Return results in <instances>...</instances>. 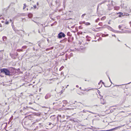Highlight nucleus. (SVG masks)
<instances>
[{"label": "nucleus", "mask_w": 131, "mask_h": 131, "mask_svg": "<svg viewBox=\"0 0 131 131\" xmlns=\"http://www.w3.org/2000/svg\"><path fill=\"white\" fill-rule=\"evenodd\" d=\"M70 55L71 56H73V53H70Z\"/></svg>", "instance_id": "obj_52"}, {"label": "nucleus", "mask_w": 131, "mask_h": 131, "mask_svg": "<svg viewBox=\"0 0 131 131\" xmlns=\"http://www.w3.org/2000/svg\"><path fill=\"white\" fill-rule=\"evenodd\" d=\"M124 5V4H123V5L122 4L121 5V7H123L124 8V7L123 6V5Z\"/></svg>", "instance_id": "obj_48"}, {"label": "nucleus", "mask_w": 131, "mask_h": 131, "mask_svg": "<svg viewBox=\"0 0 131 131\" xmlns=\"http://www.w3.org/2000/svg\"><path fill=\"white\" fill-rule=\"evenodd\" d=\"M101 28V27H99V28H96V29H99L100 28Z\"/></svg>", "instance_id": "obj_58"}, {"label": "nucleus", "mask_w": 131, "mask_h": 131, "mask_svg": "<svg viewBox=\"0 0 131 131\" xmlns=\"http://www.w3.org/2000/svg\"><path fill=\"white\" fill-rule=\"evenodd\" d=\"M9 23V22L8 21H6L5 22V24H8Z\"/></svg>", "instance_id": "obj_45"}, {"label": "nucleus", "mask_w": 131, "mask_h": 131, "mask_svg": "<svg viewBox=\"0 0 131 131\" xmlns=\"http://www.w3.org/2000/svg\"><path fill=\"white\" fill-rule=\"evenodd\" d=\"M106 74H107V77H108V78H109V80H110V82L111 83H112V81H111V79H110V77H109V75H108V74H107V72H106Z\"/></svg>", "instance_id": "obj_22"}, {"label": "nucleus", "mask_w": 131, "mask_h": 131, "mask_svg": "<svg viewBox=\"0 0 131 131\" xmlns=\"http://www.w3.org/2000/svg\"><path fill=\"white\" fill-rule=\"evenodd\" d=\"M66 36V35L64 34L62 32H59L58 36V38L59 39H61L62 37H65Z\"/></svg>", "instance_id": "obj_2"}, {"label": "nucleus", "mask_w": 131, "mask_h": 131, "mask_svg": "<svg viewBox=\"0 0 131 131\" xmlns=\"http://www.w3.org/2000/svg\"><path fill=\"white\" fill-rule=\"evenodd\" d=\"M41 123H39V126L40 127H42L43 126V125H41Z\"/></svg>", "instance_id": "obj_44"}, {"label": "nucleus", "mask_w": 131, "mask_h": 131, "mask_svg": "<svg viewBox=\"0 0 131 131\" xmlns=\"http://www.w3.org/2000/svg\"><path fill=\"white\" fill-rule=\"evenodd\" d=\"M118 105H113V106H111V107H117Z\"/></svg>", "instance_id": "obj_40"}, {"label": "nucleus", "mask_w": 131, "mask_h": 131, "mask_svg": "<svg viewBox=\"0 0 131 131\" xmlns=\"http://www.w3.org/2000/svg\"><path fill=\"white\" fill-rule=\"evenodd\" d=\"M32 20V21H33L34 22H35V23H37V22H36V21H34V20Z\"/></svg>", "instance_id": "obj_59"}, {"label": "nucleus", "mask_w": 131, "mask_h": 131, "mask_svg": "<svg viewBox=\"0 0 131 131\" xmlns=\"http://www.w3.org/2000/svg\"><path fill=\"white\" fill-rule=\"evenodd\" d=\"M16 70H17L18 71H19L20 70V69L18 68V69H16Z\"/></svg>", "instance_id": "obj_50"}, {"label": "nucleus", "mask_w": 131, "mask_h": 131, "mask_svg": "<svg viewBox=\"0 0 131 131\" xmlns=\"http://www.w3.org/2000/svg\"><path fill=\"white\" fill-rule=\"evenodd\" d=\"M40 115V113L38 114V113H36L35 114V115H37V116H39Z\"/></svg>", "instance_id": "obj_32"}, {"label": "nucleus", "mask_w": 131, "mask_h": 131, "mask_svg": "<svg viewBox=\"0 0 131 131\" xmlns=\"http://www.w3.org/2000/svg\"><path fill=\"white\" fill-rule=\"evenodd\" d=\"M105 18H106V17L104 16L101 18V19L102 20H104V19H105Z\"/></svg>", "instance_id": "obj_25"}, {"label": "nucleus", "mask_w": 131, "mask_h": 131, "mask_svg": "<svg viewBox=\"0 0 131 131\" xmlns=\"http://www.w3.org/2000/svg\"><path fill=\"white\" fill-rule=\"evenodd\" d=\"M101 101H102V100H101ZM101 103L103 104H105V102H103V103H102V101H101Z\"/></svg>", "instance_id": "obj_43"}, {"label": "nucleus", "mask_w": 131, "mask_h": 131, "mask_svg": "<svg viewBox=\"0 0 131 131\" xmlns=\"http://www.w3.org/2000/svg\"><path fill=\"white\" fill-rule=\"evenodd\" d=\"M65 117V115H63V118H64Z\"/></svg>", "instance_id": "obj_57"}, {"label": "nucleus", "mask_w": 131, "mask_h": 131, "mask_svg": "<svg viewBox=\"0 0 131 131\" xmlns=\"http://www.w3.org/2000/svg\"><path fill=\"white\" fill-rule=\"evenodd\" d=\"M55 115L52 116H51L50 118L51 119H53L54 121L55 119H56V118L54 117Z\"/></svg>", "instance_id": "obj_15"}, {"label": "nucleus", "mask_w": 131, "mask_h": 131, "mask_svg": "<svg viewBox=\"0 0 131 131\" xmlns=\"http://www.w3.org/2000/svg\"><path fill=\"white\" fill-rule=\"evenodd\" d=\"M116 32H114L115 33H121V32L120 31H116Z\"/></svg>", "instance_id": "obj_39"}, {"label": "nucleus", "mask_w": 131, "mask_h": 131, "mask_svg": "<svg viewBox=\"0 0 131 131\" xmlns=\"http://www.w3.org/2000/svg\"><path fill=\"white\" fill-rule=\"evenodd\" d=\"M107 0H104V1H102V2H101L97 6V9H98V7L100 5H101L102 4L107 2Z\"/></svg>", "instance_id": "obj_7"}, {"label": "nucleus", "mask_w": 131, "mask_h": 131, "mask_svg": "<svg viewBox=\"0 0 131 131\" xmlns=\"http://www.w3.org/2000/svg\"><path fill=\"white\" fill-rule=\"evenodd\" d=\"M63 41V42H65L68 39L66 38H64L63 39H62Z\"/></svg>", "instance_id": "obj_17"}, {"label": "nucleus", "mask_w": 131, "mask_h": 131, "mask_svg": "<svg viewBox=\"0 0 131 131\" xmlns=\"http://www.w3.org/2000/svg\"><path fill=\"white\" fill-rule=\"evenodd\" d=\"M99 25H100V26H102V23H100L99 24Z\"/></svg>", "instance_id": "obj_36"}, {"label": "nucleus", "mask_w": 131, "mask_h": 131, "mask_svg": "<svg viewBox=\"0 0 131 131\" xmlns=\"http://www.w3.org/2000/svg\"><path fill=\"white\" fill-rule=\"evenodd\" d=\"M86 15V14H83L81 16V17L82 18H83V17H84V16L85 15Z\"/></svg>", "instance_id": "obj_31"}, {"label": "nucleus", "mask_w": 131, "mask_h": 131, "mask_svg": "<svg viewBox=\"0 0 131 131\" xmlns=\"http://www.w3.org/2000/svg\"><path fill=\"white\" fill-rule=\"evenodd\" d=\"M67 35L68 36H71L72 35V34L70 32H68L67 33Z\"/></svg>", "instance_id": "obj_20"}, {"label": "nucleus", "mask_w": 131, "mask_h": 131, "mask_svg": "<svg viewBox=\"0 0 131 131\" xmlns=\"http://www.w3.org/2000/svg\"><path fill=\"white\" fill-rule=\"evenodd\" d=\"M33 49L34 50H35V47H33Z\"/></svg>", "instance_id": "obj_51"}, {"label": "nucleus", "mask_w": 131, "mask_h": 131, "mask_svg": "<svg viewBox=\"0 0 131 131\" xmlns=\"http://www.w3.org/2000/svg\"><path fill=\"white\" fill-rule=\"evenodd\" d=\"M1 73H4L6 75L10 76L12 75V74H10L9 70L6 68L1 69H0Z\"/></svg>", "instance_id": "obj_1"}, {"label": "nucleus", "mask_w": 131, "mask_h": 131, "mask_svg": "<svg viewBox=\"0 0 131 131\" xmlns=\"http://www.w3.org/2000/svg\"><path fill=\"white\" fill-rule=\"evenodd\" d=\"M117 14H119V15H118V17H121L122 15H123V13L121 12H119L118 13H117Z\"/></svg>", "instance_id": "obj_11"}, {"label": "nucleus", "mask_w": 131, "mask_h": 131, "mask_svg": "<svg viewBox=\"0 0 131 131\" xmlns=\"http://www.w3.org/2000/svg\"><path fill=\"white\" fill-rule=\"evenodd\" d=\"M27 46H23L22 48L23 49H26L27 48Z\"/></svg>", "instance_id": "obj_29"}, {"label": "nucleus", "mask_w": 131, "mask_h": 131, "mask_svg": "<svg viewBox=\"0 0 131 131\" xmlns=\"http://www.w3.org/2000/svg\"><path fill=\"white\" fill-rule=\"evenodd\" d=\"M63 109H64V110H68L70 109L69 108H63Z\"/></svg>", "instance_id": "obj_30"}, {"label": "nucleus", "mask_w": 131, "mask_h": 131, "mask_svg": "<svg viewBox=\"0 0 131 131\" xmlns=\"http://www.w3.org/2000/svg\"><path fill=\"white\" fill-rule=\"evenodd\" d=\"M108 36V34H103L102 35V37H103L107 36Z\"/></svg>", "instance_id": "obj_19"}, {"label": "nucleus", "mask_w": 131, "mask_h": 131, "mask_svg": "<svg viewBox=\"0 0 131 131\" xmlns=\"http://www.w3.org/2000/svg\"><path fill=\"white\" fill-rule=\"evenodd\" d=\"M122 26L121 25H119L118 26V28L119 29H121V27H122Z\"/></svg>", "instance_id": "obj_42"}, {"label": "nucleus", "mask_w": 131, "mask_h": 131, "mask_svg": "<svg viewBox=\"0 0 131 131\" xmlns=\"http://www.w3.org/2000/svg\"><path fill=\"white\" fill-rule=\"evenodd\" d=\"M51 96V94L50 93H48L45 96V98L46 99H47L50 97Z\"/></svg>", "instance_id": "obj_5"}, {"label": "nucleus", "mask_w": 131, "mask_h": 131, "mask_svg": "<svg viewBox=\"0 0 131 131\" xmlns=\"http://www.w3.org/2000/svg\"><path fill=\"white\" fill-rule=\"evenodd\" d=\"M115 127L114 128H112L111 129H109V130H99V131H113V130H115V129H117V128H119V127Z\"/></svg>", "instance_id": "obj_4"}, {"label": "nucleus", "mask_w": 131, "mask_h": 131, "mask_svg": "<svg viewBox=\"0 0 131 131\" xmlns=\"http://www.w3.org/2000/svg\"><path fill=\"white\" fill-rule=\"evenodd\" d=\"M33 16V15L31 13H29L28 14V17L30 18H31Z\"/></svg>", "instance_id": "obj_10"}, {"label": "nucleus", "mask_w": 131, "mask_h": 131, "mask_svg": "<svg viewBox=\"0 0 131 131\" xmlns=\"http://www.w3.org/2000/svg\"><path fill=\"white\" fill-rule=\"evenodd\" d=\"M17 51L18 52L23 51V50L22 49H18L17 50Z\"/></svg>", "instance_id": "obj_21"}, {"label": "nucleus", "mask_w": 131, "mask_h": 131, "mask_svg": "<svg viewBox=\"0 0 131 131\" xmlns=\"http://www.w3.org/2000/svg\"><path fill=\"white\" fill-rule=\"evenodd\" d=\"M112 36H114V37H116V35H114H114L112 34Z\"/></svg>", "instance_id": "obj_47"}, {"label": "nucleus", "mask_w": 131, "mask_h": 131, "mask_svg": "<svg viewBox=\"0 0 131 131\" xmlns=\"http://www.w3.org/2000/svg\"><path fill=\"white\" fill-rule=\"evenodd\" d=\"M29 104H30H30H32V103H31V102H29Z\"/></svg>", "instance_id": "obj_62"}, {"label": "nucleus", "mask_w": 131, "mask_h": 131, "mask_svg": "<svg viewBox=\"0 0 131 131\" xmlns=\"http://www.w3.org/2000/svg\"><path fill=\"white\" fill-rule=\"evenodd\" d=\"M62 102H63L64 104H67L68 103L67 101L66 100H63V101H62Z\"/></svg>", "instance_id": "obj_16"}, {"label": "nucleus", "mask_w": 131, "mask_h": 131, "mask_svg": "<svg viewBox=\"0 0 131 131\" xmlns=\"http://www.w3.org/2000/svg\"><path fill=\"white\" fill-rule=\"evenodd\" d=\"M74 27V26H72L71 27V28H73Z\"/></svg>", "instance_id": "obj_63"}, {"label": "nucleus", "mask_w": 131, "mask_h": 131, "mask_svg": "<svg viewBox=\"0 0 131 131\" xmlns=\"http://www.w3.org/2000/svg\"><path fill=\"white\" fill-rule=\"evenodd\" d=\"M82 23L85 25H90V23L89 22H85V21H83L82 22Z\"/></svg>", "instance_id": "obj_8"}, {"label": "nucleus", "mask_w": 131, "mask_h": 131, "mask_svg": "<svg viewBox=\"0 0 131 131\" xmlns=\"http://www.w3.org/2000/svg\"><path fill=\"white\" fill-rule=\"evenodd\" d=\"M38 7H37L36 6V5H34L33 6V7H31V9H36L37 10L38 9Z\"/></svg>", "instance_id": "obj_9"}, {"label": "nucleus", "mask_w": 131, "mask_h": 131, "mask_svg": "<svg viewBox=\"0 0 131 131\" xmlns=\"http://www.w3.org/2000/svg\"><path fill=\"white\" fill-rule=\"evenodd\" d=\"M33 117H34L33 116H31L30 117H29L28 118L29 119H32V118Z\"/></svg>", "instance_id": "obj_35"}, {"label": "nucleus", "mask_w": 131, "mask_h": 131, "mask_svg": "<svg viewBox=\"0 0 131 131\" xmlns=\"http://www.w3.org/2000/svg\"><path fill=\"white\" fill-rule=\"evenodd\" d=\"M116 108H114L113 109H112L110 110V113H112L115 110Z\"/></svg>", "instance_id": "obj_23"}, {"label": "nucleus", "mask_w": 131, "mask_h": 131, "mask_svg": "<svg viewBox=\"0 0 131 131\" xmlns=\"http://www.w3.org/2000/svg\"><path fill=\"white\" fill-rule=\"evenodd\" d=\"M88 110H83L82 111H81V112H83L84 113H85L86 112H88Z\"/></svg>", "instance_id": "obj_26"}, {"label": "nucleus", "mask_w": 131, "mask_h": 131, "mask_svg": "<svg viewBox=\"0 0 131 131\" xmlns=\"http://www.w3.org/2000/svg\"><path fill=\"white\" fill-rule=\"evenodd\" d=\"M16 69L15 68L13 67L10 68V74H12V75L14 74L16 72Z\"/></svg>", "instance_id": "obj_3"}, {"label": "nucleus", "mask_w": 131, "mask_h": 131, "mask_svg": "<svg viewBox=\"0 0 131 131\" xmlns=\"http://www.w3.org/2000/svg\"><path fill=\"white\" fill-rule=\"evenodd\" d=\"M13 24V22L12 23V25L13 28V27H14V26Z\"/></svg>", "instance_id": "obj_37"}, {"label": "nucleus", "mask_w": 131, "mask_h": 131, "mask_svg": "<svg viewBox=\"0 0 131 131\" xmlns=\"http://www.w3.org/2000/svg\"><path fill=\"white\" fill-rule=\"evenodd\" d=\"M70 37H68V42H71V41L70 40Z\"/></svg>", "instance_id": "obj_33"}, {"label": "nucleus", "mask_w": 131, "mask_h": 131, "mask_svg": "<svg viewBox=\"0 0 131 131\" xmlns=\"http://www.w3.org/2000/svg\"><path fill=\"white\" fill-rule=\"evenodd\" d=\"M10 55L12 57V58H13L12 57H13V55L12 54H10Z\"/></svg>", "instance_id": "obj_53"}, {"label": "nucleus", "mask_w": 131, "mask_h": 131, "mask_svg": "<svg viewBox=\"0 0 131 131\" xmlns=\"http://www.w3.org/2000/svg\"><path fill=\"white\" fill-rule=\"evenodd\" d=\"M2 38L3 41H5L6 40L7 37L5 36H4Z\"/></svg>", "instance_id": "obj_18"}, {"label": "nucleus", "mask_w": 131, "mask_h": 131, "mask_svg": "<svg viewBox=\"0 0 131 131\" xmlns=\"http://www.w3.org/2000/svg\"><path fill=\"white\" fill-rule=\"evenodd\" d=\"M26 6V4H24V6L23 7V9H25Z\"/></svg>", "instance_id": "obj_24"}, {"label": "nucleus", "mask_w": 131, "mask_h": 131, "mask_svg": "<svg viewBox=\"0 0 131 131\" xmlns=\"http://www.w3.org/2000/svg\"><path fill=\"white\" fill-rule=\"evenodd\" d=\"M3 19L4 20V17H2V16L1 15L0 16V19Z\"/></svg>", "instance_id": "obj_34"}, {"label": "nucleus", "mask_w": 131, "mask_h": 131, "mask_svg": "<svg viewBox=\"0 0 131 131\" xmlns=\"http://www.w3.org/2000/svg\"><path fill=\"white\" fill-rule=\"evenodd\" d=\"M107 28L108 30H110V31H111L114 32H116V30H115L113 28H112L111 27H110L109 26H107Z\"/></svg>", "instance_id": "obj_6"}, {"label": "nucleus", "mask_w": 131, "mask_h": 131, "mask_svg": "<svg viewBox=\"0 0 131 131\" xmlns=\"http://www.w3.org/2000/svg\"><path fill=\"white\" fill-rule=\"evenodd\" d=\"M74 119H74V118L73 119H70V121H73L74 122H76V121L74 120Z\"/></svg>", "instance_id": "obj_38"}, {"label": "nucleus", "mask_w": 131, "mask_h": 131, "mask_svg": "<svg viewBox=\"0 0 131 131\" xmlns=\"http://www.w3.org/2000/svg\"><path fill=\"white\" fill-rule=\"evenodd\" d=\"M37 5L38 6L39 5V3H38V2H37Z\"/></svg>", "instance_id": "obj_49"}, {"label": "nucleus", "mask_w": 131, "mask_h": 131, "mask_svg": "<svg viewBox=\"0 0 131 131\" xmlns=\"http://www.w3.org/2000/svg\"><path fill=\"white\" fill-rule=\"evenodd\" d=\"M99 20H100V18H98L96 20L95 22H98V21Z\"/></svg>", "instance_id": "obj_41"}, {"label": "nucleus", "mask_w": 131, "mask_h": 131, "mask_svg": "<svg viewBox=\"0 0 131 131\" xmlns=\"http://www.w3.org/2000/svg\"><path fill=\"white\" fill-rule=\"evenodd\" d=\"M64 68V67L63 66H62L60 69L59 70L60 71H61V70H62Z\"/></svg>", "instance_id": "obj_27"}, {"label": "nucleus", "mask_w": 131, "mask_h": 131, "mask_svg": "<svg viewBox=\"0 0 131 131\" xmlns=\"http://www.w3.org/2000/svg\"><path fill=\"white\" fill-rule=\"evenodd\" d=\"M60 42L61 43H63V41L62 40H61L60 41Z\"/></svg>", "instance_id": "obj_46"}, {"label": "nucleus", "mask_w": 131, "mask_h": 131, "mask_svg": "<svg viewBox=\"0 0 131 131\" xmlns=\"http://www.w3.org/2000/svg\"><path fill=\"white\" fill-rule=\"evenodd\" d=\"M88 112H89V113H92V114H95V113H94V112H91V111H88Z\"/></svg>", "instance_id": "obj_28"}, {"label": "nucleus", "mask_w": 131, "mask_h": 131, "mask_svg": "<svg viewBox=\"0 0 131 131\" xmlns=\"http://www.w3.org/2000/svg\"><path fill=\"white\" fill-rule=\"evenodd\" d=\"M57 101L56 102V103L57 104H61L62 103V101H60L59 100H56V101Z\"/></svg>", "instance_id": "obj_14"}, {"label": "nucleus", "mask_w": 131, "mask_h": 131, "mask_svg": "<svg viewBox=\"0 0 131 131\" xmlns=\"http://www.w3.org/2000/svg\"><path fill=\"white\" fill-rule=\"evenodd\" d=\"M49 125H51V127H52V128L53 127H54V126H55V124H52L51 123H50L49 124Z\"/></svg>", "instance_id": "obj_12"}, {"label": "nucleus", "mask_w": 131, "mask_h": 131, "mask_svg": "<svg viewBox=\"0 0 131 131\" xmlns=\"http://www.w3.org/2000/svg\"><path fill=\"white\" fill-rule=\"evenodd\" d=\"M129 23H130V26L131 27V21Z\"/></svg>", "instance_id": "obj_64"}, {"label": "nucleus", "mask_w": 131, "mask_h": 131, "mask_svg": "<svg viewBox=\"0 0 131 131\" xmlns=\"http://www.w3.org/2000/svg\"><path fill=\"white\" fill-rule=\"evenodd\" d=\"M19 30V31L18 32V33H17V34H19H19H20V33H19V31H20V30Z\"/></svg>", "instance_id": "obj_56"}, {"label": "nucleus", "mask_w": 131, "mask_h": 131, "mask_svg": "<svg viewBox=\"0 0 131 131\" xmlns=\"http://www.w3.org/2000/svg\"><path fill=\"white\" fill-rule=\"evenodd\" d=\"M0 27H2V25L1 24H0Z\"/></svg>", "instance_id": "obj_61"}, {"label": "nucleus", "mask_w": 131, "mask_h": 131, "mask_svg": "<svg viewBox=\"0 0 131 131\" xmlns=\"http://www.w3.org/2000/svg\"><path fill=\"white\" fill-rule=\"evenodd\" d=\"M76 87L78 88L79 87V86L78 85H77L76 86Z\"/></svg>", "instance_id": "obj_60"}, {"label": "nucleus", "mask_w": 131, "mask_h": 131, "mask_svg": "<svg viewBox=\"0 0 131 131\" xmlns=\"http://www.w3.org/2000/svg\"><path fill=\"white\" fill-rule=\"evenodd\" d=\"M13 29L16 33H18V32L19 31V30L16 29L15 27H13Z\"/></svg>", "instance_id": "obj_13"}, {"label": "nucleus", "mask_w": 131, "mask_h": 131, "mask_svg": "<svg viewBox=\"0 0 131 131\" xmlns=\"http://www.w3.org/2000/svg\"><path fill=\"white\" fill-rule=\"evenodd\" d=\"M39 121H40V120L39 119H37L36 121V122H38Z\"/></svg>", "instance_id": "obj_54"}, {"label": "nucleus", "mask_w": 131, "mask_h": 131, "mask_svg": "<svg viewBox=\"0 0 131 131\" xmlns=\"http://www.w3.org/2000/svg\"><path fill=\"white\" fill-rule=\"evenodd\" d=\"M54 25V23H52L51 24V26H52Z\"/></svg>", "instance_id": "obj_55"}]
</instances>
